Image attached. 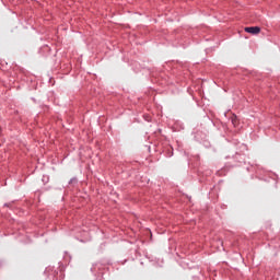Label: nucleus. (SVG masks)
<instances>
[{
	"label": "nucleus",
	"mask_w": 280,
	"mask_h": 280,
	"mask_svg": "<svg viewBox=\"0 0 280 280\" xmlns=\"http://www.w3.org/2000/svg\"><path fill=\"white\" fill-rule=\"evenodd\" d=\"M232 124L235 126L237 124V119L234 117L232 118Z\"/></svg>",
	"instance_id": "2"
},
{
	"label": "nucleus",
	"mask_w": 280,
	"mask_h": 280,
	"mask_svg": "<svg viewBox=\"0 0 280 280\" xmlns=\"http://www.w3.org/2000/svg\"><path fill=\"white\" fill-rule=\"evenodd\" d=\"M245 32H247V34H259L261 32V28H259L258 26H250L245 27Z\"/></svg>",
	"instance_id": "1"
}]
</instances>
